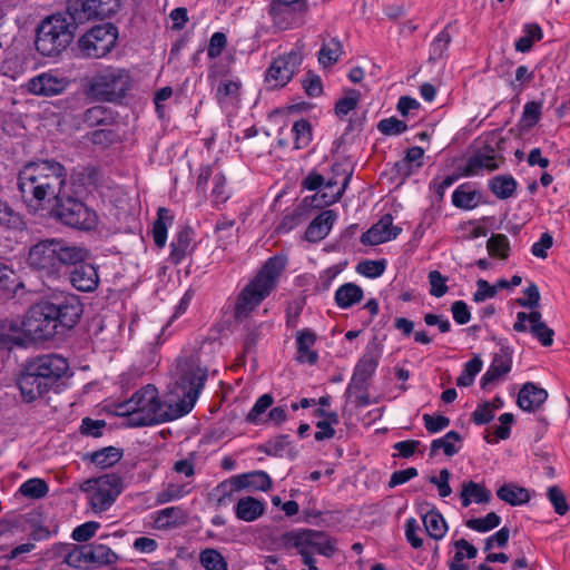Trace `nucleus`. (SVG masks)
<instances>
[{"mask_svg":"<svg viewBox=\"0 0 570 570\" xmlns=\"http://www.w3.org/2000/svg\"><path fill=\"white\" fill-rule=\"evenodd\" d=\"M212 197L215 204H224L229 198L226 177L222 171H216L213 177Z\"/></svg>","mask_w":570,"mask_h":570,"instance_id":"54","label":"nucleus"},{"mask_svg":"<svg viewBox=\"0 0 570 570\" xmlns=\"http://www.w3.org/2000/svg\"><path fill=\"white\" fill-rule=\"evenodd\" d=\"M451 42V35L448 29H443L433 40L430 47V59H441Z\"/></svg>","mask_w":570,"mask_h":570,"instance_id":"55","label":"nucleus"},{"mask_svg":"<svg viewBox=\"0 0 570 570\" xmlns=\"http://www.w3.org/2000/svg\"><path fill=\"white\" fill-rule=\"evenodd\" d=\"M513 330L515 332L529 331L543 346H550L553 343L554 332L542 321V315L538 311L519 312Z\"/></svg>","mask_w":570,"mask_h":570,"instance_id":"16","label":"nucleus"},{"mask_svg":"<svg viewBox=\"0 0 570 570\" xmlns=\"http://www.w3.org/2000/svg\"><path fill=\"white\" fill-rule=\"evenodd\" d=\"M501 523V518L495 512H490L483 518L469 519L465 525L478 532H488Z\"/></svg>","mask_w":570,"mask_h":570,"instance_id":"49","label":"nucleus"},{"mask_svg":"<svg viewBox=\"0 0 570 570\" xmlns=\"http://www.w3.org/2000/svg\"><path fill=\"white\" fill-rule=\"evenodd\" d=\"M512 358L511 355L501 350L500 353H497L492 362L481 379V386L485 389L489 384L495 383L501 380L504 375H507L511 371Z\"/></svg>","mask_w":570,"mask_h":570,"instance_id":"24","label":"nucleus"},{"mask_svg":"<svg viewBox=\"0 0 570 570\" xmlns=\"http://www.w3.org/2000/svg\"><path fill=\"white\" fill-rule=\"evenodd\" d=\"M343 52L342 45L337 39L324 43L318 53V61L324 67L334 65Z\"/></svg>","mask_w":570,"mask_h":570,"instance_id":"45","label":"nucleus"},{"mask_svg":"<svg viewBox=\"0 0 570 570\" xmlns=\"http://www.w3.org/2000/svg\"><path fill=\"white\" fill-rule=\"evenodd\" d=\"M350 179H351V174H347L344 177L342 186L336 188V190H334V187L337 186V181L335 179L331 178L326 183H324V191L321 194V198L323 199L322 205L328 206V205H332V204L336 203L337 200H340L342 195L345 191V188H346Z\"/></svg>","mask_w":570,"mask_h":570,"instance_id":"43","label":"nucleus"},{"mask_svg":"<svg viewBox=\"0 0 570 570\" xmlns=\"http://www.w3.org/2000/svg\"><path fill=\"white\" fill-rule=\"evenodd\" d=\"M377 129L383 135L392 136V135H400V134L404 132L407 129V126L404 121H402L395 117H390V118L382 119L377 124Z\"/></svg>","mask_w":570,"mask_h":570,"instance_id":"59","label":"nucleus"},{"mask_svg":"<svg viewBox=\"0 0 570 570\" xmlns=\"http://www.w3.org/2000/svg\"><path fill=\"white\" fill-rule=\"evenodd\" d=\"M487 249L491 256L508 258L510 250L508 237L503 234H493L487 242Z\"/></svg>","mask_w":570,"mask_h":570,"instance_id":"47","label":"nucleus"},{"mask_svg":"<svg viewBox=\"0 0 570 570\" xmlns=\"http://www.w3.org/2000/svg\"><path fill=\"white\" fill-rule=\"evenodd\" d=\"M240 483H237L235 476L230 480H226L219 483L212 492L210 500L216 507H226L234 501V494L242 490Z\"/></svg>","mask_w":570,"mask_h":570,"instance_id":"28","label":"nucleus"},{"mask_svg":"<svg viewBox=\"0 0 570 570\" xmlns=\"http://www.w3.org/2000/svg\"><path fill=\"white\" fill-rule=\"evenodd\" d=\"M173 222V216L169 210L160 207L158 209V217L153 226V238L158 247H164L167 240V228Z\"/></svg>","mask_w":570,"mask_h":570,"instance_id":"37","label":"nucleus"},{"mask_svg":"<svg viewBox=\"0 0 570 570\" xmlns=\"http://www.w3.org/2000/svg\"><path fill=\"white\" fill-rule=\"evenodd\" d=\"M88 250L65 239L49 238L35 244L28 254V264L43 276L59 277L65 267L83 263Z\"/></svg>","mask_w":570,"mask_h":570,"instance_id":"4","label":"nucleus"},{"mask_svg":"<svg viewBox=\"0 0 570 570\" xmlns=\"http://www.w3.org/2000/svg\"><path fill=\"white\" fill-rule=\"evenodd\" d=\"M199 562L206 570H228L223 554L213 548H207L199 553Z\"/></svg>","mask_w":570,"mask_h":570,"instance_id":"42","label":"nucleus"},{"mask_svg":"<svg viewBox=\"0 0 570 570\" xmlns=\"http://www.w3.org/2000/svg\"><path fill=\"white\" fill-rule=\"evenodd\" d=\"M501 158L497 155L494 149L485 148L469 158L463 169V175L475 176L483 170L493 171L499 168Z\"/></svg>","mask_w":570,"mask_h":570,"instance_id":"19","label":"nucleus"},{"mask_svg":"<svg viewBox=\"0 0 570 570\" xmlns=\"http://www.w3.org/2000/svg\"><path fill=\"white\" fill-rule=\"evenodd\" d=\"M88 559L91 564L107 566L118 560L117 554L105 544H88Z\"/></svg>","mask_w":570,"mask_h":570,"instance_id":"38","label":"nucleus"},{"mask_svg":"<svg viewBox=\"0 0 570 570\" xmlns=\"http://www.w3.org/2000/svg\"><path fill=\"white\" fill-rule=\"evenodd\" d=\"M130 87V76L127 70L107 67L96 73L90 80V92L99 100L112 101L125 96Z\"/></svg>","mask_w":570,"mask_h":570,"instance_id":"8","label":"nucleus"},{"mask_svg":"<svg viewBox=\"0 0 570 570\" xmlns=\"http://www.w3.org/2000/svg\"><path fill=\"white\" fill-rule=\"evenodd\" d=\"M524 36L515 41V50L527 52L531 49L533 42L540 41L543 37L542 29L537 23H528L523 28Z\"/></svg>","mask_w":570,"mask_h":570,"instance_id":"41","label":"nucleus"},{"mask_svg":"<svg viewBox=\"0 0 570 570\" xmlns=\"http://www.w3.org/2000/svg\"><path fill=\"white\" fill-rule=\"evenodd\" d=\"M67 173L53 160L28 163L18 175V188L26 202H55L65 190Z\"/></svg>","mask_w":570,"mask_h":570,"instance_id":"3","label":"nucleus"},{"mask_svg":"<svg viewBox=\"0 0 570 570\" xmlns=\"http://www.w3.org/2000/svg\"><path fill=\"white\" fill-rule=\"evenodd\" d=\"M301 51L292 50L278 56L266 70L265 80L272 88L284 87L291 81L298 67L302 65Z\"/></svg>","mask_w":570,"mask_h":570,"instance_id":"13","label":"nucleus"},{"mask_svg":"<svg viewBox=\"0 0 570 570\" xmlns=\"http://www.w3.org/2000/svg\"><path fill=\"white\" fill-rule=\"evenodd\" d=\"M542 105L537 101H529L524 105L521 122L525 128H532L541 117Z\"/></svg>","mask_w":570,"mask_h":570,"instance_id":"57","label":"nucleus"},{"mask_svg":"<svg viewBox=\"0 0 570 570\" xmlns=\"http://www.w3.org/2000/svg\"><path fill=\"white\" fill-rule=\"evenodd\" d=\"M460 498L462 505L466 508L472 502L488 503L491 499V492L480 483L468 481L462 484Z\"/></svg>","mask_w":570,"mask_h":570,"instance_id":"27","label":"nucleus"},{"mask_svg":"<svg viewBox=\"0 0 570 570\" xmlns=\"http://www.w3.org/2000/svg\"><path fill=\"white\" fill-rule=\"evenodd\" d=\"M119 0H68L67 13L76 27L92 19H105L117 13Z\"/></svg>","mask_w":570,"mask_h":570,"instance_id":"12","label":"nucleus"},{"mask_svg":"<svg viewBox=\"0 0 570 570\" xmlns=\"http://www.w3.org/2000/svg\"><path fill=\"white\" fill-rule=\"evenodd\" d=\"M426 533L434 540H441L448 530L446 522L438 510H431L423 515Z\"/></svg>","mask_w":570,"mask_h":570,"instance_id":"34","label":"nucleus"},{"mask_svg":"<svg viewBox=\"0 0 570 570\" xmlns=\"http://www.w3.org/2000/svg\"><path fill=\"white\" fill-rule=\"evenodd\" d=\"M547 495L553 505L556 513L563 515L568 512L569 505L567 503L566 495L557 485L550 487Z\"/></svg>","mask_w":570,"mask_h":570,"instance_id":"58","label":"nucleus"},{"mask_svg":"<svg viewBox=\"0 0 570 570\" xmlns=\"http://www.w3.org/2000/svg\"><path fill=\"white\" fill-rule=\"evenodd\" d=\"M75 31L76 27L68 17L51 14L37 27L35 48L43 57L57 58L70 46Z\"/></svg>","mask_w":570,"mask_h":570,"instance_id":"6","label":"nucleus"},{"mask_svg":"<svg viewBox=\"0 0 570 570\" xmlns=\"http://www.w3.org/2000/svg\"><path fill=\"white\" fill-rule=\"evenodd\" d=\"M482 364L481 358L478 356L465 363L464 370L456 380V385L464 387L470 386L473 383L475 375L482 370Z\"/></svg>","mask_w":570,"mask_h":570,"instance_id":"52","label":"nucleus"},{"mask_svg":"<svg viewBox=\"0 0 570 570\" xmlns=\"http://www.w3.org/2000/svg\"><path fill=\"white\" fill-rule=\"evenodd\" d=\"M273 402L274 400L271 394H263L261 397H258L253 409L248 412L246 421L253 424H261L265 422V420L261 419V415L272 406Z\"/></svg>","mask_w":570,"mask_h":570,"instance_id":"53","label":"nucleus"},{"mask_svg":"<svg viewBox=\"0 0 570 570\" xmlns=\"http://www.w3.org/2000/svg\"><path fill=\"white\" fill-rule=\"evenodd\" d=\"M48 485L41 479H29L20 485L19 492L27 498L40 499L48 493Z\"/></svg>","mask_w":570,"mask_h":570,"instance_id":"50","label":"nucleus"},{"mask_svg":"<svg viewBox=\"0 0 570 570\" xmlns=\"http://www.w3.org/2000/svg\"><path fill=\"white\" fill-rule=\"evenodd\" d=\"M303 88L308 97H318L323 92V85L320 76L308 71L303 79Z\"/></svg>","mask_w":570,"mask_h":570,"instance_id":"63","label":"nucleus"},{"mask_svg":"<svg viewBox=\"0 0 570 570\" xmlns=\"http://www.w3.org/2000/svg\"><path fill=\"white\" fill-rule=\"evenodd\" d=\"M79 264L70 273V283L80 292H94L99 284V275L96 267L91 264Z\"/></svg>","mask_w":570,"mask_h":570,"instance_id":"21","label":"nucleus"},{"mask_svg":"<svg viewBox=\"0 0 570 570\" xmlns=\"http://www.w3.org/2000/svg\"><path fill=\"white\" fill-rule=\"evenodd\" d=\"M283 269L284 262L278 257H272L265 263L237 297L234 309L237 320L247 317L272 293Z\"/></svg>","mask_w":570,"mask_h":570,"instance_id":"5","label":"nucleus"},{"mask_svg":"<svg viewBox=\"0 0 570 570\" xmlns=\"http://www.w3.org/2000/svg\"><path fill=\"white\" fill-rule=\"evenodd\" d=\"M169 258L174 264H179L191 253V235L187 228L181 229L170 244Z\"/></svg>","mask_w":570,"mask_h":570,"instance_id":"32","label":"nucleus"},{"mask_svg":"<svg viewBox=\"0 0 570 570\" xmlns=\"http://www.w3.org/2000/svg\"><path fill=\"white\" fill-rule=\"evenodd\" d=\"M336 215L333 210H324L317 217H315L308 225L306 232H305V238L308 242H320L324 239L334 222H335Z\"/></svg>","mask_w":570,"mask_h":570,"instance_id":"25","label":"nucleus"},{"mask_svg":"<svg viewBox=\"0 0 570 570\" xmlns=\"http://www.w3.org/2000/svg\"><path fill=\"white\" fill-rule=\"evenodd\" d=\"M121 459V452L119 449L114 446H108L96 451L91 454V461L97 466L102 469L109 468L117 463Z\"/></svg>","mask_w":570,"mask_h":570,"instance_id":"46","label":"nucleus"},{"mask_svg":"<svg viewBox=\"0 0 570 570\" xmlns=\"http://www.w3.org/2000/svg\"><path fill=\"white\" fill-rule=\"evenodd\" d=\"M40 379L48 383L51 389L57 381L68 371V362L62 356L56 354L42 355L32 360L27 365Z\"/></svg>","mask_w":570,"mask_h":570,"instance_id":"15","label":"nucleus"},{"mask_svg":"<svg viewBox=\"0 0 570 570\" xmlns=\"http://www.w3.org/2000/svg\"><path fill=\"white\" fill-rule=\"evenodd\" d=\"M517 186L515 179L510 175H498L489 181L490 190L500 199L512 197Z\"/></svg>","mask_w":570,"mask_h":570,"instance_id":"35","label":"nucleus"},{"mask_svg":"<svg viewBox=\"0 0 570 570\" xmlns=\"http://www.w3.org/2000/svg\"><path fill=\"white\" fill-rule=\"evenodd\" d=\"M88 544L81 547H73L65 557V562L68 566L75 568L89 567L90 561L88 559Z\"/></svg>","mask_w":570,"mask_h":570,"instance_id":"56","label":"nucleus"},{"mask_svg":"<svg viewBox=\"0 0 570 570\" xmlns=\"http://www.w3.org/2000/svg\"><path fill=\"white\" fill-rule=\"evenodd\" d=\"M316 337L309 331H299L296 336L297 360L302 363L314 364L317 361V353L311 347L315 344Z\"/></svg>","mask_w":570,"mask_h":570,"instance_id":"30","label":"nucleus"},{"mask_svg":"<svg viewBox=\"0 0 570 570\" xmlns=\"http://www.w3.org/2000/svg\"><path fill=\"white\" fill-rule=\"evenodd\" d=\"M21 325L14 321L0 320V348L21 342Z\"/></svg>","mask_w":570,"mask_h":570,"instance_id":"40","label":"nucleus"},{"mask_svg":"<svg viewBox=\"0 0 570 570\" xmlns=\"http://www.w3.org/2000/svg\"><path fill=\"white\" fill-rule=\"evenodd\" d=\"M548 399V392L534 383H525L518 394V405L523 411L535 412Z\"/></svg>","mask_w":570,"mask_h":570,"instance_id":"22","label":"nucleus"},{"mask_svg":"<svg viewBox=\"0 0 570 570\" xmlns=\"http://www.w3.org/2000/svg\"><path fill=\"white\" fill-rule=\"evenodd\" d=\"M381 357V348L377 344L368 345L366 348V352L363 354V356L358 360L353 380L364 383L367 381L376 371V367L379 365V361Z\"/></svg>","mask_w":570,"mask_h":570,"instance_id":"23","label":"nucleus"},{"mask_svg":"<svg viewBox=\"0 0 570 570\" xmlns=\"http://www.w3.org/2000/svg\"><path fill=\"white\" fill-rule=\"evenodd\" d=\"M99 523L95 521H89L83 524L78 525L72 531V539L78 542H85L88 541L90 538H92L96 533V531L99 529Z\"/></svg>","mask_w":570,"mask_h":570,"instance_id":"61","label":"nucleus"},{"mask_svg":"<svg viewBox=\"0 0 570 570\" xmlns=\"http://www.w3.org/2000/svg\"><path fill=\"white\" fill-rule=\"evenodd\" d=\"M446 281L448 278L439 271H431L429 273V282L431 285L430 294L434 297H442L445 295L449 289Z\"/></svg>","mask_w":570,"mask_h":570,"instance_id":"60","label":"nucleus"},{"mask_svg":"<svg viewBox=\"0 0 570 570\" xmlns=\"http://www.w3.org/2000/svg\"><path fill=\"white\" fill-rule=\"evenodd\" d=\"M361 92L355 89L345 91V96L337 100L335 105V114L338 117L346 116L350 111L354 110L360 102Z\"/></svg>","mask_w":570,"mask_h":570,"instance_id":"51","label":"nucleus"},{"mask_svg":"<svg viewBox=\"0 0 570 570\" xmlns=\"http://www.w3.org/2000/svg\"><path fill=\"white\" fill-rule=\"evenodd\" d=\"M289 541L296 549L317 552L324 557H332L336 551L335 541L322 531L307 529L292 532Z\"/></svg>","mask_w":570,"mask_h":570,"instance_id":"14","label":"nucleus"},{"mask_svg":"<svg viewBox=\"0 0 570 570\" xmlns=\"http://www.w3.org/2000/svg\"><path fill=\"white\" fill-rule=\"evenodd\" d=\"M122 490V479L112 473L86 480L80 485V491L86 493L89 505L95 513L107 511Z\"/></svg>","mask_w":570,"mask_h":570,"instance_id":"7","label":"nucleus"},{"mask_svg":"<svg viewBox=\"0 0 570 570\" xmlns=\"http://www.w3.org/2000/svg\"><path fill=\"white\" fill-rule=\"evenodd\" d=\"M67 82L51 73H41L31 78L28 83V90L38 96H56L66 89Z\"/></svg>","mask_w":570,"mask_h":570,"instance_id":"20","label":"nucleus"},{"mask_svg":"<svg viewBox=\"0 0 570 570\" xmlns=\"http://www.w3.org/2000/svg\"><path fill=\"white\" fill-rule=\"evenodd\" d=\"M52 209L68 226L87 230L97 226V214L80 200L68 196L65 190L61 193V197L59 196L55 200Z\"/></svg>","mask_w":570,"mask_h":570,"instance_id":"9","label":"nucleus"},{"mask_svg":"<svg viewBox=\"0 0 570 570\" xmlns=\"http://www.w3.org/2000/svg\"><path fill=\"white\" fill-rule=\"evenodd\" d=\"M479 195L475 190L460 186L452 194V203L455 207L472 209L479 204Z\"/></svg>","mask_w":570,"mask_h":570,"instance_id":"44","label":"nucleus"},{"mask_svg":"<svg viewBox=\"0 0 570 570\" xmlns=\"http://www.w3.org/2000/svg\"><path fill=\"white\" fill-rule=\"evenodd\" d=\"M292 134L294 135V142L297 149L307 147L312 140L311 124L305 119L296 121L292 127Z\"/></svg>","mask_w":570,"mask_h":570,"instance_id":"48","label":"nucleus"},{"mask_svg":"<svg viewBox=\"0 0 570 570\" xmlns=\"http://www.w3.org/2000/svg\"><path fill=\"white\" fill-rule=\"evenodd\" d=\"M308 12L307 0H271L268 14L278 30L302 27Z\"/></svg>","mask_w":570,"mask_h":570,"instance_id":"11","label":"nucleus"},{"mask_svg":"<svg viewBox=\"0 0 570 570\" xmlns=\"http://www.w3.org/2000/svg\"><path fill=\"white\" fill-rule=\"evenodd\" d=\"M497 495L510 505H521L530 500L529 491L515 483H505L499 488Z\"/></svg>","mask_w":570,"mask_h":570,"instance_id":"31","label":"nucleus"},{"mask_svg":"<svg viewBox=\"0 0 570 570\" xmlns=\"http://www.w3.org/2000/svg\"><path fill=\"white\" fill-rule=\"evenodd\" d=\"M362 298L363 289L354 283L343 284L335 292V302L341 308H348Z\"/></svg>","mask_w":570,"mask_h":570,"instance_id":"33","label":"nucleus"},{"mask_svg":"<svg viewBox=\"0 0 570 570\" xmlns=\"http://www.w3.org/2000/svg\"><path fill=\"white\" fill-rule=\"evenodd\" d=\"M461 435L455 431L448 432L443 438L435 439L431 443V455L443 450L446 456H453L460 451Z\"/></svg>","mask_w":570,"mask_h":570,"instance_id":"36","label":"nucleus"},{"mask_svg":"<svg viewBox=\"0 0 570 570\" xmlns=\"http://www.w3.org/2000/svg\"><path fill=\"white\" fill-rule=\"evenodd\" d=\"M186 513L179 507L165 508L156 513L155 527L159 530H166L184 524L186 522Z\"/></svg>","mask_w":570,"mask_h":570,"instance_id":"29","label":"nucleus"},{"mask_svg":"<svg viewBox=\"0 0 570 570\" xmlns=\"http://www.w3.org/2000/svg\"><path fill=\"white\" fill-rule=\"evenodd\" d=\"M237 483L243 484L244 488H253L255 490L267 491L272 487L269 475L264 471H256L243 475L235 476Z\"/></svg>","mask_w":570,"mask_h":570,"instance_id":"39","label":"nucleus"},{"mask_svg":"<svg viewBox=\"0 0 570 570\" xmlns=\"http://www.w3.org/2000/svg\"><path fill=\"white\" fill-rule=\"evenodd\" d=\"M176 383L184 391V400L175 404L163 403L154 385H146L118 405V413L127 416L130 426H146L176 420L191 411L207 379V370L200 366L199 357L190 355L179 358L176 365Z\"/></svg>","mask_w":570,"mask_h":570,"instance_id":"1","label":"nucleus"},{"mask_svg":"<svg viewBox=\"0 0 570 570\" xmlns=\"http://www.w3.org/2000/svg\"><path fill=\"white\" fill-rule=\"evenodd\" d=\"M82 314L79 297L71 293H55L47 301L32 305L21 326L35 340L52 338L58 328H72Z\"/></svg>","mask_w":570,"mask_h":570,"instance_id":"2","label":"nucleus"},{"mask_svg":"<svg viewBox=\"0 0 570 570\" xmlns=\"http://www.w3.org/2000/svg\"><path fill=\"white\" fill-rule=\"evenodd\" d=\"M494 417L493 404L484 402L474 410L472 420L478 425H483L492 421Z\"/></svg>","mask_w":570,"mask_h":570,"instance_id":"64","label":"nucleus"},{"mask_svg":"<svg viewBox=\"0 0 570 570\" xmlns=\"http://www.w3.org/2000/svg\"><path fill=\"white\" fill-rule=\"evenodd\" d=\"M118 32L112 23L92 27L78 39V49L86 58H102L115 47Z\"/></svg>","mask_w":570,"mask_h":570,"instance_id":"10","label":"nucleus"},{"mask_svg":"<svg viewBox=\"0 0 570 570\" xmlns=\"http://www.w3.org/2000/svg\"><path fill=\"white\" fill-rule=\"evenodd\" d=\"M401 233V228L393 225V217L390 214L384 215L361 237L364 245H379L395 239Z\"/></svg>","mask_w":570,"mask_h":570,"instance_id":"17","label":"nucleus"},{"mask_svg":"<svg viewBox=\"0 0 570 570\" xmlns=\"http://www.w3.org/2000/svg\"><path fill=\"white\" fill-rule=\"evenodd\" d=\"M108 119V112L105 107L95 106L86 110L83 121L90 126H99Z\"/></svg>","mask_w":570,"mask_h":570,"instance_id":"62","label":"nucleus"},{"mask_svg":"<svg viewBox=\"0 0 570 570\" xmlns=\"http://www.w3.org/2000/svg\"><path fill=\"white\" fill-rule=\"evenodd\" d=\"M18 386L26 403H32L51 390V386L30 371L28 366L19 376Z\"/></svg>","mask_w":570,"mask_h":570,"instance_id":"18","label":"nucleus"},{"mask_svg":"<svg viewBox=\"0 0 570 570\" xmlns=\"http://www.w3.org/2000/svg\"><path fill=\"white\" fill-rule=\"evenodd\" d=\"M264 502L253 497L242 498L235 505L236 517L245 522H253L257 520L264 513Z\"/></svg>","mask_w":570,"mask_h":570,"instance_id":"26","label":"nucleus"}]
</instances>
